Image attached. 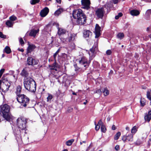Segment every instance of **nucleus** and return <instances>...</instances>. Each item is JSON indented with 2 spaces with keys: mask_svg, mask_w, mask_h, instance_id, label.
Listing matches in <instances>:
<instances>
[{
  "mask_svg": "<svg viewBox=\"0 0 151 151\" xmlns=\"http://www.w3.org/2000/svg\"><path fill=\"white\" fill-rule=\"evenodd\" d=\"M83 142H80V143L81 145L82 144Z\"/></svg>",
  "mask_w": 151,
  "mask_h": 151,
  "instance_id": "obj_63",
  "label": "nucleus"
},
{
  "mask_svg": "<svg viewBox=\"0 0 151 151\" xmlns=\"http://www.w3.org/2000/svg\"><path fill=\"white\" fill-rule=\"evenodd\" d=\"M82 142L83 143H86V141H83Z\"/></svg>",
  "mask_w": 151,
  "mask_h": 151,
  "instance_id": "obj_62",
  "label": "nucleus"
},
{
  "mask_svg": "<svg viewBox=\"0 0 151 151\" xmlns=\"http://www.w3.org/2000/svg\"><path fill=\"white\" fill-rule=\"evenodd\" d=\"M48 96L47 98V102L51 101L53 98V96L51 94L48 93Z\"/></svg>",
  "mask_w": 151,
  "mask_h": 151,
  "instance_id": "obj_37",
  "label": "nucleus"
},
{
  "mask_svg": "<svg viewBox=\"0 0 151 151\" xmlns=\"http://www.w3.org/2000/svg\"><path fill=\"white\" fill-rule=\"evenodd\" d=\"M102 122L101 119H100L98 123L96 124V122H95L94 124L95 125V129L96 131H98L99 130L100 128V126L102 124Z\"/></svg>",
  "mask_w": 151,
  "mask_h": 151,
  "instance_id": "obj_17",
  "label": "nucleus"
},
{
  "mask_svg": "<svg viewBox=\"0 0 151 151\" xmlns=\"http://www.w3.org/2000/svg\"><path fill=\"white\" fill-rule=\"evenodd\" d=\"M130 13L131 15L134 16H137L139 14V12L138 11L134 9L131 11Z\"/></svg>",
  "mask_w": 151,
  "mask_h": 151,
  "instance_id": "obj_21",
  "label": "nucleus"
},
{
  "mask_svg": "<svg viewBox=\"0 0 151 151\" xmlns=\"http://www.w3.org/2000/svg\"><path fill=\"white\" fill-rule=\"evenodd\" d=\"M81 2L83 8L87 10L90 9L91 3L89 0H81Z\"/></svg>",
  "mask_w": 151,
  "mask_h": 151,
  "instance_id": "obj_8",
  "label": "nucleus"
},
{
  "mask_svg": "<svg viewBox=\"0 0 151 151\" xmlns=\"http://www.w3.org/2000/svg\"><path fill=\"white\" fill-rule=\"evenodd\" d=\"M146 100L143 98H141L140 100V103L141 106H144L146 103Z\"/></svg>",
  "mask_w": 151,
  "mask_h": 151,
  "instance_id": "obj_28",
  "label": "nucleus"
},
{
  "mask_svg": "<svg viewBox=\"0 0 151 151\" xmlns=\"http://www.w3.org/2000/svg\"><path fill=\"white\" fill-rule=\"evenodd\" d=\"M27 64L29 65H34L38 64V61L36 60L32 57H29L27 60Z\"/></svg>",
  "mask_w": 151,
  "mask_h": 151,
  "instance_id": "obj_9",
  "label": "nucleus"
},
{
  "mask_svg": "<svg viewBox=\"0 0 151 151\" xmlns=\"http://www.w3.org/2000/svg\"><path fill=\"white\" fill-rule=\"evenodd\" d=\"M18 50L19 51H21L22 52H23L24 51V50L23 49H20V48H18Z\"/></svg>",
  "mask_w": 151,
  "mask_h": 151,
  "instance_id": "obj_51",
  "label": "nucleus"
},
{
  "mask_svg": "<svg viewBox=\"0 0 151 151\" xmlns=\"http://www.w3.org/2000/svg\"><path fill=\"white\" fill-rule=\"evenodd\" d=\"M62 11V10L61 9H59L55 12L54 14L55 16H58L61 13Z\"/></svg>",
  "mask_w": 151,
  "mask_h": 151,
  "instance_id": "obj_33",
  "label": "nucleus"
},
{
  "mask_svg": "<svg viewBox=\"0 0 151 151\" xmlns=\"http://www.w3.org/2000/svg\"><path fill=\"white\" fill-rule=\"evenodd\" d=\"M92 32L88 30H85L83 32V36L85 37H89L91 35Z\"/></svg>",
  "mask_w": 151,
  "mask_h": 151,
  "instance_id": "obj_20",
  "label": "nucleus"
},
{
  "mask_svg": "<svg viewBox=\"0 0 151 151\" xmlns=\"http://www.w3.org/2000/svg\"><path fill=\"white\" fill-rule=\"evenodd\" d=\"M40 0H31L30 2L31 4L33 5L36 3H38Z\"/></svg>",
  "mask_w": 151,
  "mask_h": 151,
  "instance_id": "obj_38",
  "label": "nucleus"
},
{
  "mask_svg": "<svg viewBox=\"0 0 151 151\" xmlns=\"http://www.w3.org/2000/svg\"><path fill=\"white\" fill-rule=\"evenodd\" d=\"M119 17L118 15L116 16L115 17V19H118Z\"/></svg>",
  "mask_w": 151,
  "mask_h": 151,
  "instance_id": "obj_54",
  "label": "nucleus"
},
{
  "mask_svg": "<svg viewBox=\"0 0 151 151\" xmlns=\"http://www.w3.org/2000/svg\"><path fill=\"white\" fill-rule=\"evenodd\" d=\"M17 100L22 106L25 107L29 101V99L24 94L19 95Z\"/></svg>",
  "mask_w": 151,
  "mask_h": 151,
  "instance_id": "obj_5",
  "label": "nucleus"
},
{
  "mask_svg": "<svg viewBox=\"0 0 151 151\" xmlns=\"http://www.w3.org/2000/svg\"><path fill=\"white\" fill-rule=\"evenodd\" d=\"M111 129H112L113 130H115L116 129V127L115 126V125H113L112 127V128H111Z\"/></svg>",
  "mask_w": 151,
  "mask_h": 151,
  "instance_id": "obj_49",
  "label": "nucleus"
},
{
  "mask_svg": "<svg viewBox=\"0 0 151 151\" xmlns=\"http://www.w3.org/2000/svg\"><path fill=\"white\" fill-rule=\"evenodd\" d=\"M60 51L59 49H58V50L54 54L53 57L55 59L57 55L58 54Z\"/></svg>",
  "mask_w": 151,
  "mask_h": 151,
  "instance_id": "obj_43",
  "label": "nucleus"
},
{
  "mask_svg": "<svg viewBox=\"0 0 151 151\" xmlns=\"http://www.w3.org/2000/svg\"><path fill=\"white\" fill-rule=\"evenodd\" d=\"M87 101L86 100V102H83V104L85 105V104H86L87 103Z\"/></svg>",
  "mask_w": 151,
  "mask_h": 151,
  "instance_id": "obj_57",
  "label": "nucleus"
},
{
  "mask_svg": "<svg viewBox=\"0 0 151 151\" xmlns=\"http://www.w3.org/2000/svg\"><path fill=\"white\" fill-rule=\"evenodd\" d=\"M73 16L74 19H77V23L79 25L84 24L86 22V17L81 9L74 10L73 13Z\"/></svg>",
  "mask_w": 151,
  "mask_h": 151,
  "instance_id": "obj_1",
  "label": "nucleus"
},
{
  "mask_svg": "<svg viewBox=\"0 0 151 151\" xmlns=\"http://www.w3.org/2000/svg\"><path fill=\"white\" fill-rule=\"evenodd\" d=\"M4 57V54H3L2 55V57Z\"/></svg>",
  "mask_w": 151,
  "mask_h": 151,
  "instance_id": "obj_60",
  "label": "nucleus"
},
{
  "mask_svg": "<svg viewBox=\"0 0 151 151\" xmlns=\"http://www.w3.org/2000/svg\"><path fill=\"white\" fill-rule=\"evenodd\" d=\"M137 130L136 127L134 126L132 129L131 132L132 134H134L136 132Z\"/></svg>",
  "mask_w": 151,
  "mask_h": 151,
  "instance_id": "obj_36",
  "label": "nucleus"
},
{
  "mask_svg": "<svg viewBox=\"0 0 151 151\" xmlns=\"http://www.w3.org/2000/svg\"><path fill=\"white\" fill-rule=\"evenodd\" d=\"M56 1L57 3L60 4L61 2V0H56Z\"/></svg>",
  "mask_w": 151,
  "mask_h": 151,
  "instance_id": "obj_53",
  "label": "nucleus"
},
{
  "mask_svg": "<svg viewBox=\"0 0 151 151\" xmlns=\"http://www.w3.org/2000/svg\"><path fill=\"white\" fill-rule=\"evenodd\" d=\"M145 121L149 122L151 119V110L149 111L148 114H145Z\"/></svg>",
  "mask_w": 151,
  "mask_h": 151,
  "instance_id": "obj_15",
  "label": "nucleus"
},
{
  "mask_svg": "<svg viewBox=\"0 0 151 151\" xmlns=\"http://www.w3.org/2000/svg\"><path fill=\"white\" fill-rule=\"evenodd\" d=\"M101 131L103 132H105L106 130V129L105 128V127L103 123H102V124L101 125Z\"/></svg>",
  "mask_w": 151,
  "mask_h": 151,
  "instance_id": "obj_31",
  "label": "nucleus"
},
{
  "mask_svg": "<svg viewBox=\"0 0 151 151\" xmlns=\"http://www.w3.org/2000/svg\"><path fill=\"white\" fill-rule=\"evenodd\" d=\"M49 67L51 70H57V69L59 68V66L56 62H55L52 65H49Z\"/></svg>",
  "mask_w": 151,
  "mask_h": 151,
  "instance_id": "obj_16",
  "label": "nucleus"
},
{
  "mask_svg": "<svg viewBox=\"0 0 151 151\" xmlns=\"http://www.w3.org/2000/svg\"><path fill=\"white\" fill-rule=\"evenodd\" d=\"M150 27H148L147 28V31H148L150 30Z\"/></svg>",
  "mask_w": 151,
  "mask_h": 151,
  "instance_id": "obj_55",
  "label": "nucleus"
},
{
  "mask_svg": "<svg viewBox=\"0 0 151 151\" xmlns=\"http://www.w3.org/2000/svg\"><path fill=\"white\" fill-rule=\"evenodd\" d=\"M4 69H1L0 70V78L1 76L3 73H4Z\"/></svg>",
  "mask_w": 151,
  "mask_h": 151,
  "instance_id": "obj_44",
  "label": "nucleus"
},
{
  "mask_svg": "<svg viewBox=\"0 0 151 151\" xmlns=\"http://www.w3.org/2000/svg\"><path fill=\"white\" fill-rule=\"evenodd\" d=\"M39 31V29H32L30 30L29 35L31 36L35 37L36 34L38 33Z\"/></svg>",
  "mask_w": 151,
  "mask_h": 151,
  "instance_id": "obj_14",
  "label": "nucleus"
},
{
  "mask_svg": "<svg viewBox=\"0 0 151 151\" xmlns=\"http://www.w3.org/2000/svg\"><path fill=\"white\" fill-rule=\"evenodd\" d=\"M113 1L114 4H116L118 2L119 0H113Z\"/></svg>",
  "mask_w": 151,
  "mask_h": 151,
  "instance_id": "obj_50",
  "label": "nucleus"
},
{
  "mask_svg": "<svg viewBox=\"0 0 151 151\" xmlns=\"http://www.w3.org/2000/svg\"><path fill=\"white\" fill-rule=\"evenodd\" d=\"M2 82V81L1 80H0V88L1 89L2 91L3 92H6L9 89V86H6V85H5L4 86V87L3 88H1V84Z\"/></svg>",
  "mask_w": 151,
  "mask_h": 151,
  "instance_id": "obj_19",
  "label": "nucleus"
},
{
  "mask_svg": "<svg viewBox=\"0 0 151 151\" xmlns=\"http://www.w3.org/2000/svg\"><path fill=\"white\" fill-rule=\"evenodd\" d=\"M19 42L21 45H23L24 44V42L22 38H20L19 40Z\"/></svg>",
  "mask_w": 151,
  "mask_h": 151,
  "instance_id": "obj_42",
  "label": "nucleus"
},
{
  "mask_svg": "<svg viewBox=\"0 0 151 151\" xmlns=\"http://www.w3.org/2000/svg\"><path fill=\"white\" fill-rule=\"evenodd\" d=\"M6 24L9 27H11L13 26V23L11 21L8 20L6 22Z\"/></svg>",
  "mask_w": 151,
  "mask_h": 151,
  "instance_id": "obj_29",
  "label": "nucleus"
},
{
  "mask_svg": "<svg viewBox=\"0 0 151 151\" xmlns=\"http://www.w3.org/2000/svg\"><path fill=\"white\" fill-rule=\"evenodd\" d=\"M146 14L149 15L151 14V9L148 10L146 12Z\"/></svg>",
  "mask_w": 151,
  "mask_h": 151,
  "instance_id": "obj_46",
  "label": "nucleus"
},
{
  "mask_svg": "<svg viewBox=\"0 0 151 151\" xmlns=\"http://www.w3.org/2000/svg\"><path fill=\"white\" fill-rule=\"evenodd\" d=\"M102 92L104 93L105 96H107L109 94V91L106 88H104V90H102Z\"/></svg>",
  "mask_w": 151,
  "mask_h": 151,
  "instance_id": "obj_26",
  "label": "nucleus"
},
{
  "mask_svg": "<svg viewBox=\"0 0 151 151\" xmlns=\"http://www.w3.org/2000/svg\"><path fill=\"white\" fill-rule=\"evenodd\" d=\"M1 112L3 114V116L6 120L9 121L12 119L11 116L9 114L10 110L9 106L7 104H4L1 106Z\"/></svg>",
  "mask_w": 151,
  "mask_h": 151,
  "instance_id": "obj_4",
  "label": "nucleus"
},
{
  "mask_svg": "<svg viewBox=\"0 0 151 151\" xmlns=\"http://www.w3.org/2000/svg\"><path fill=\"white\" fill-rule=\"evenodd\" d=\"M111 53V50H107L106 51V54L108 55H110Z\"/></svg>",
  "mask_w": 151,
  "mask_h": 151,
  "instance_id": "obj_45",
  "label": "nucleus"
},
{
  "mask_svg": "<svg viewBox=\"0 0 151 151\" xmlns=\"http://www.w3.org/2000/svg\"><path fill=\"white\" fill-rule=\"evenodd\" d=\"M107 119L109 121L110 119H109V118H107Z\"/></svg>",
  "mask_w": 151,
  "mask_h": 151,
  "instance_id": "obj_64",
  "label": "nucleus"
},
{
  "mask_svg": "<svg viewBox=\"0 0 151 151\" xmlns=\"http://www.w3.org/2000/svg\"><path fill=\"white\" fill-rule=\"evenodd\" d=\"M75 35L74 34H70L67 39V42H71L75 39Z\"/></svg>",
  "mask_w": 151,
  "mask_h": 151,
  "instance_id": "obj_22",
  "label": "nucleus"
},
{
  "mask_svg": "<svg viewBox=\"0 0 151 151\" xmlns=\"http://www.w3.org/2000/svg\"><path fill=\"white\" fill-rule=\"evenodd\" d=\"M24 151H30L29 150H26Z\"/></svg>",
  "mask_w": 151,
  "mask_h": 151,
  "instance_id": "obj_61",
  "label": "nucleus"
},
{
  "mask_svg": "<svg viewBox=\"0 0 151 151\" xmlns=\"http://www.w3.org/2000/svg\"><path fill=\"white\" fill-rule=\"evenodd\" d=\"M122 140L125 142L126 141L129 142H132L133 141V135L131 134L127 135H124L122 137Z\"/></svg>",
  "mask_w": 151,
  "mask_h": 151,
  "instance_id": "obj_7",
  "label": "nucleus"
},
{
  "mask_svg": "<svg viewBox=\"0 0 151 151\" xmlns=\"http://www.w3.org/2000/svg\"><path fill=\"white\" fill-rule=\"evenodd\" d=\"M121 132H118L116 134H115L114 137V139L115 140H117L119 138V137L121 135Z\"/></svg>",
  "mask_w": 151,
  "mask_h": 151,
  "instance_id": "obj_34",
  "label": "nucleus"
},
{
  "mask_svg": "<svg viewBox=\"0 0 151 151\" xmlns=\"http://www.w3.org/2000/svg\"><path fill=\"white\" fill-rule=\"evenodd\" d=\"M26 121L24 118H19L17 119V125L18 127L20 129V131L21 130H24V132L26 133Z\"/></svg>",
  "mask_w": 151,
  "mask_h": 151,
  "instance_id": "obj_6",
  "label": "nucleus"
},
{
  "mask_svg": "<svg viewBox=\"0 0 151 151\" xmlns=\"http://www.w3.org/2000/svg\"><path fill=\"white\" fill-rule=\"evenodd\" d=\"M117 37L120 39H121L124 37V34L122 33H119L117 35Z\"/></svg>",
  "mask_w": 151,
  "mask_h": 151,
  "instance_id": "obj_35",
  "label": "nucleus"
},
{
  "mask_svg": "<svg viewBox=\"0 0 151 151\" xmlns=\"http://www.w3.org/2000/svg\"><path fill=\"white\" fill-rule=\"evenodd\" d=\"M36 47L34 45L29 43V46L27 49V54L33 51Z\"/></svg>",
  "mask_w": 151,
  "mask_h": 151,
  "instance_id": "obj_13",
  "label": "nucleus"
},
{
  "mask_svg": "<svg viewBox=\"0 0 151 151\" xmlns=\"http://www.w3.org/2000/svg\"><path fill=\"white\" fill-rule=\"evenodd\" d=\"M62 151H68V150L67 149H65Z\"/></svg>",
  "mask_w": 151,
  "mask_h": 151,
  "instance_id": "obj_59",
  "label": "nucleus"
},
{
  "mask_svg": "<svg viewBox=\"0 0 151 151\" xmlns=\"http://www.w3.org/2000/svg\"><path fill=\"white\" fill-rule=\"evenodd\" d=\"M20 74L22 76L26 77L28 76L29 73L26 69H24L22 70Z\"/></svg>",
  "mask_w": 151,
  "mask_h": 151,
  "instance_id": "obj_23",
  "label": "nucleus"
},
{
  "mask_svg": "<svg viewBox=\"0 0 151 151\" xmlns=\"http://www.w3.org/2000/svg\"><path fill=\"white\" fill-rule=\"evenodd\" d=\"M49 12V9L48 8L45 7L41 11L40 13V15L42 17H45L47 15Z\"/></svg>",
  "mask_w": 151,
  "mask_h": 151,
  "instance_id": "obj_11",
  "label": "nucleus"
},
{
  "mask_svg": "<svg viewBox=\"0 0 151 151\" xmlns=\"http://www.w3.org/2000/svg\"><path fill=\"white\" fill-rule=\"evenodd\" d=\"M104 8H99L96 11V14L99 18L101 19L104 16Z\"/></svg>",
  "mask_w": 151,
  "mask_h": 151,
  "instance_id": "obj_10",
  "label": "nucleus"
},
{
  "mask_svg": "<svg viewBox=\"0 0 151 151\" xmlns=\"http://www.w3.org/2000/svg\"><path fill=\"white\" fill-rule=\"evenodd\" d=\"M17 17L15 16H12L10 17L9 18V19L12 21H14L17 19Z\"/></svg>",
  "mask_w": 151,
  "mask_h": 151,
  "instance_id": "obj_39",
  "label": "nucleus"
},
{
  "mask_svg": "<svg viewBox=\"0 0 151 151\" xmlns=\"http://www.w3.org/2000/svg\"><path fill=\"white\" fill-rule=\"evenodd\" d=\"M58 34L59 35L65 34L66 32V31L62 28H59L58 27Z\"/></svg>",
  "mask_w": 151,
  "mask_h": 151,
  "instance_id": "obj_24",
  "label": "nucleus"
},
{
  "mask_svg": "<svg viewBox=\"0 0 151 151\" xmlns=\"http://www.w3.org/2000/svg\"><path fill=\"white\" fill-rule=\"evenodd\" d=\"M5 52L7 54H9L11 52L10 47L8 46H6L4 49Z\"/></svg>",
  "mask_w": 151,
  "mask_h": 151,
  "instance_id": "obj_30",
  "label": "nucleus"
},
{
  "mask_svg": "<svg viewBox=\"0 0 151 151\" xmlns=\"http://www.w3.org/2000/svg\"><path fill=\"white\" fill-rule=\"evenodd\" d=\"M115 149L116 150H118L119 149V146L118 145H116L115 147Z\"/></svg>",
  "mask_w": 151,
  "mask_h": 151,
  "instance_id": "obj_47",
  "label": "nucleus"
},
{
  "mask_svg": "<svg viewBox=\"0 0 151 151\" xmlns=\"http://www.w3.org/2000/svg\"><path fill=\"white\" fill-rule=\"evenodd\" d=\"M94 51L95 50L93 47L91 48L88 52L90 56L89 60L88 61L85 57H82L81 58V60H79L80 64L81 65H83L86 68H87L89 65L91 60L94 57Z\"/></svg>",
  "mask_w": 151,
  "mask_h": 151,
  "instance_id": "obj_3",
  "label": "nucleus"
},
{
  "mask_svg": "<svg viewBox=\"0 0 151 151\" xmlns=\"http://www.w3.org/2000/svg\"><path fill=\"white\" fill-rule=\"evenodd\" d=\"M126 129L127 130H129V128L128 127H126Z\"/></svg>",
  "mask_w": 151,
  "mask_h": 151,
  "instance_id": "obj_56",
  "label": "nucleus"
},
{
  "mask_svg": "<svg viewBox=\"0 0 151 151\" xmlns=\"http://www.w3.org/2000/svg\"><path fill=\"white\" fill-rule=\"evenodd\" d=\"M102 122L101 119H100L98 123L96 124V122H95L94 124L95 125V129L96 131H98L99 130L100 128V126L102 124Z\"/></svg>",
  "mask_w": 151,
  "mask_h": 151,
  "instance_id": "obj_18",
  "label": "nucleus"
},
{
  "mask_svg": "<svg viewBox=\"0 0 151 151\" xmlns=\"http://www.w3.org/2000/svg\"><path fill=\"white\" fill-rule=\"evenodd\" d=\"M73 95H76V93H75V92H73Z\"/></svg>",
  "mask_w": 151,
  "mask_h": 151,
  "instance_id": "obj_58",
  "label": "nucleus"
},
{
  "mask_svg": "<svg viewBox=\"0 0 151 151\" xmlns=\"http://www.w3.org/2000/svg\"><path fill=\"white\" fill-rule=\"evenodd\" d=\"M0 37L1 38L5 39L6 37V36L5 35H4L2 33L0 32Z\"/></svg>",
  "mask_w": 151,
  "mask_h": 151,
  "instance_id": "obj_40",
  "label": "nucleus"
},
{
  "mask_svg": "<svg viewBox=\"0 0 151 151\" xmlns=\"http://www.w3.org/2000/svg\"><path fill=\"white\" fill-rule=\"evenodd\" d=\"M118 15V16H119L120 17H121L122 16V14L121 13H119Z\"/></svg>",
  "mask_w": 151,
  "mask_h": 151,
  "instance_id": "obj_52",
  "label": "nucleus"
},
{
  "mask_svg": "<svg viewBox=\"0 0 151 151\" xmlns=\"http://www.w3.org/2000/svg\"><path fill=\"white\" fill-rule=\"evenodd\" d=\"M74 139H71L70 140H69L67 141L66 142V144L68 146H70L74 142Z\"/></svg>",
  "mask_w": 151,
  "mask_h": 151,
  "instance_id": "obj_27",
  "label": "nucleus"
},
{
  "mask_svg": "<svg viewBox=\"0 0 151 151\" xmlns=\"http://www.w3.org/2000/svg\"><path fill=\"white\" fill-rule=\"evenodd\" d=\"M105 7L106 8L108 11L110 9V6L109 4L107 3L105 5Z\"/></svg>",
  "mask_w": 151,
  "mask_h": 151,
  "instance_id": "obj_41",
  "label": "nucleus"
},
{
  "mask_svg": "<svg viewBox=\"0 0 151 151\" xmlns=\"http://www.w3.org/2000/svg\"><path fill=\"white\" fill-rule=\"evenodd\" d=\"M146 96L147 99L150 101V104L151 105V95L150 91H147Z\"/></svg>",
  "mask_w": 151,
  "mask_h": 151,
  "instance_id": "obj_32",
  "label": "nucleus"
},
{
  "mask_svg": "<svg viewBox=\"0 0 151 151\" xmlns=\"http://www.w3.org/2000/svg\"><path fill=\"white\" fill-rule=\"evenodd\" d=\"M102 92L100 89H98L96 91V93L99 94H100Z\"/></svg>",
  "mask_w": 151,
  "mask_h": 151,
  "instance_id": "obj_48",
  "label": "nucleus"
},
{
  "mask_svg": "<svg viewBox=\"0 0 151 151\" xmlns=\"http://www.w3.org/2000/svg\"><path fill=\"white\" fill-rule=\"evenodd\" d=\"M21 87L20 86H18L17 87L16 93L18 96L19 95H20V93L21 91Z\"/></svg>",
  "mask_w": 151,
  "mask_h": 151,
  "instance_id": "obj_25",
  "label": "nucleus"
},
{
  "mask_svg": "<svg viewBox=\"0 0 151 151\" xmlns=\"http://www.w3.org/2000/svg\"><path fill=\"white\" fill-rule=\"evenodd\" d=\"M24 84L25 88L28 91L32 92L36 91V83L32 78L29 77L24 79Z\"/></svg>",
  "mask_w": 151,
  "mask_h": 151,
  "instance_id": "obj_2",
  "label": "nucleus"
},
{
  "mask_svg": "<svg viewBox=\"0 0 151 151\" xmlns=\"http://www.w3.org/2000/svg\"><path fill=\"white\" fill-rule=\"evenodd\" d=\"M100 27L98 24H96L95 30V34L96 35L95 37V38H98L100 36Z\"/></svg>",
  "mask_w": 151,
  "mask_h": 151,
  "instance_id": "obj_12",
  "label": "nucleus"
}]
</instances>
